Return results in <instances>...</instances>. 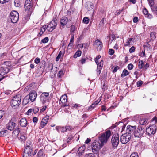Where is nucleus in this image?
<instances>
[{
  "mask_svg": "<svg viewBox=\"0 0 157 157\" xmlns=\"http://www.w3.org/2000/svg\"><path fill=\"white\" fill-rule=\"evenodd\" d=\"M111 135V131L109 130H107L105 133H103L99 137V140L98 141H95L92 144L91 146L92 152L95 154H97L99 150L104 145L105 142L107 141Z\"/></svg>",
  "mask_w": 157,
  "mask_h": 157,
  "instance_id": "obj_1",
  "label": "nucleus"
},
{
  "mask_svg": "<svg viewBox=\"0 0 157 157\" xmlns=\"http://www.w3.org/2000/svg\"><path fill=\"white\" fill-rule=\"evenodd\" d=\"M21 97L20 95H16L12 100L11 102L12 107L14 109L17 108L21 103Z\"/></svg>",
  "mask_w": 157,
  "mask_h": 157,
  "instance_id": "obj_2",
  "label": "nucleus"
},
{
  "mask_svg": "<svg viewBox=\"0 0 157 157\" xmlns=\"http://www.w3.org/2000/svg\"><path fill=\"white\" fill-rule=\"evenodd\" d=\"M31 145V143L30 142L28 144H26V147L24 150L23 157H30V154L32 151Z\"/></svg>",
  "mask_w": 157,
  "mask_h": 157,
  "instance_id": "obj_3",
  "label": "nucleus"
},
{
  "mask_svg": "<svg viewBox=\"0 0 157 157\" xmlns=\"http://www.w3.org/2000/svg\"><path fill=\"white\" fill-rule=\"evenodd\" d=\"M10 18L12 22L13 23L17 22L19 19V14L17 12L13 11L10 12Z\"/></svg>",
  "mask_w": 157,
  "mask_h": 157,
  "instance_id": "obj_4",
  "label": "nucleus"
},
{
  "mask_svg": "<svg viewBox=\"0 0 157 157\" xmlns=\"http://www.w3.org/2000/svg\"><path fill=\"white\" fill-rule=\"evenodd\" d=\"M145 129L141 125H139L137 129L135 130L134 132V136L136 137H140L144 134Z\"/></svg>",
  "mask_w": 157,
  "mask_h": 157,
  "instance_id": "obj_5",
  "label": "nucleus"
},
{
  "mask_svg": "<svg viewBox=\"0 0 157 157\" xmlns=\"http://www.w3.org/2000/svg\"><path fill=\"white\" fill-rule=\"evenodd\" d=\"M111 143L113 147H116L119 143V135L118 134L113 135L112 138Z\"/></svg>",
  "mask_w": 157,
  "mask_h": 157,
  "instance_id": "obj_6",
  "label": "nucleus"
},
{
  "mask_svg": "<svg viewBox=\"0 0 157 157\" xmlns=\"http://www.w3.org/2000/svg\"><path fill=\"white\" fill-rule=\"evenodd\" d=\"M131 136L130 134L127 133L124 134L121 136L120 142L123 144H125L130 141Z\"/></svg>",
  "mask_w": 157,
  "mask_h": 157,
  "instance_id": "obj_7",
  "label": "nucleus"
},
{
  "mask_svg": "<svg viewBox=\"0 0 157 157\" xmlns=\"http://www.w3.org/2000/svg\"><path fill=\"white\" fill-rule=\"evenodd\" d=\"M57 19L54 18L50 23L48 25V30L50 32L52 31L54 29L57 25Z\"/></svg>",
  "mask_w": 157,
  "mask_h": 157,
  "instance_id": "obj_8",
  "label": "nucleus"
},
{
  "mask_svg": "<svg viewBox=\"0 0 157 157\" xmlns=\"http://www.w3.org/2000/svg\"><path fill=\"white\" fill-rule=\"evenodd\" d=\"M16 119L15 118H13L7 124V127L8 130L12 131L14 130L16 126Z\"/></svg>",
  "mask_w": 157,
  "mask_h": 157,
  "instance_id": "obj_9",
  "label": "nucleus"
},
{
  "mask_svg": "<svg viewBox=\"0 0 157 157\" xmlns=\"http://www.w3.org/2000/svg\"><path fill=\"white\" fill-rule=\"evenodd\" d=\"M137 127L135 125L134 126L128 125L126 128V133L128 134H130L131 136L132 135H134V132L136 129Z\"/></svg>",
  "mask_w": 157,
  "mask_h": 157,
  "instance_id": "obj_10",
  "label": "nucleus"
},
{
  "mask_svg": "<svg viewBox=\"0 0 157 157\" xmlns=\"http://www.w3.org/2000/svg\"><path fill=\"white\" fill-rule=\"evenodd\" d=\"M156 130V127L154 124L150 126L145 129L146 133L148 135L154 134L155 133Z\"/></svg>",
  "mask_w": 157,
  "mask_h": 157,
  "instance_id": "obj_11",
  "label": "nucleus"
},
{
  "mask_svg": "<svg viewBox=\"0 0 157 157\" xmlns=\"http://www.w3.org/2000/svg\"><path fill=\"white\" fill-rule=\"evenodd\" d=\"M49 93H43L40 96V101L43 104L45 103L46 101L49 102Z\"/></svg>",
  "mask_w": 157,
  "mask_h": 157,
  "instance_id": "obj_12",
  "label": "nucleus"
},
{
  "mask_svg": "<svg viewBox=\"0 0 157 157\" xmlns=\"http://www.w3.org/2000/svg\"><path fill=\"white\" fill-rule=\"evenodd\" d=\"M28 96V98L30 101L32 102H33L35 100L37 96V93L34 91L30 92Z\"/></svg>",
  "mask_w": 157,
  "mask_h": 157,
  "instance_id": "obj_13",
  "label": "nucleus"
},
{
  "mask_svg": "<svg viewBox=\"0 0 157 157\" xmlns=\"http://www.w3.org/2000/svg\"><path fill=\"white\" fill-rule=\"evenodd\" d=\"M24 8L26 10H30L32 8L31 1L30 0H26L25 2Z\"/></svg>",
  "mask_w": 157,
  "mask_h": 157,
  "instance_id": "obj_14",
  "label": "nucleus"
},
{
  "mask_svg": "<svg viewBox=\"0 0 157 157\" xmlns=\"http://www.w3.org/2000/svg\"><path fill=\"white\" fill-rule=\"evenodd\" d=\"M9 71V69L7 67H2L0 68V75H4Z\"/></svg>",
  "mask_w": 157,
  "mask_h": 157,
  "instance_id": "obj_15",
  "label": "nucleus"
},
{
  "mask_svg": "<svg viewBox=\"0 0 157 157\" xmlns=\"http://www.w3.org/2000/svg\"><path fill=\"white\" fill-rule=\"evenodd\" d=\"M19 124L22 127H26L27 124V121L26 119L25 118H21Z\"/></svg>",
  "mask_w": 157,
  "mask_h": 157,
  "instance_id": "obj_16",
  "label": "nucleus"
},
{
  "mask_svg": "<svg viewBox=\"0 0 157 157\" xmlns=\"http://www.w3.org/2000/svg\"><path fill=\"white\" fill-rule=\"evenodd\" d=\"M143 13L145 16L146 17L151 19L153 18V16L152 14L148 13V11L147 9L145 8L143 10Z\"/></svg>",
  "mask_w": 157,
  "mask_h": 157,
  "instance_id": "obj_17",
  "label": "nucleus"
},
{
  "mask_svg": "<svg viewBox=\"0 0 157 157\" xmlns=\"http://www.w3.org/2000/svg\"><path fill=\"white\" fill-rule=\"evenodd\" d=\"M85 147L84 146H82L79 147L78 151V153L79 156L81 155L84 153Z\"/></svg>",
  "mask_w": 157,
  "mask_h": 157,
  "instance_id": "obj_18",
  "label": "nucleus"
},
{
  "mask_svg": "<svg viewBox=\"0 0 157 157\" xmlns=\"http://www.w3.org/2000/svg\"><path fill=\"white\" fill-rule=\"evenodd\" d=\"M94 45L97 47H98L100 46V50L101 49V47L102 45V43L99 40H96L94 44Z\"/></svg>",
  "mask_w": 157,
  "mask_h": 157,
  "instance_id": "obj_19",
  "label": "nucleus"
},
{
  "mask_svg": "<svg viewBox=\"0 0 157 157\" xmlns=\"http://www.w3.org/2000/svg\"><path fill=\"white\" fill-rule=\"evenodd\" d=\"M13 130L14 131L12 133V136L14 137H17L19 134V128L17 127Z\"/></svg>",
  "mask_w": 157,
  "mask_h": 157,
  "instance_id": "obj_20",
  "label": "nucleus"
},
{
  "mask_svg": "<svg viewBox=\"0 0 157 157\" xmlns=\"http://www.w3.org/2000/svg\"><path fill=\"white\" fill-rule=\"evenodd\" d=\"M67 18L66 17H63L60 21L61 25L63 26L65 25L67 23Z\"/></svg>",
  "mask_w": 157,
  "mask_h": 157,
  "instance_id": "obj_21",
  "label": "nucleus"
},
{
  "mask_svg": "<svg viewBox=\"0 0 157 157\" xmlns=\"http://www.w3.org/2000/svg\"><path fill=\"white\" fill-rule=\"evenodd\" d=\"M67 96L65 95H62L60 98V101L63 104L65 103L67 101Z\"/></svg>",
  "mask_w": 157,
  "mask_h": 157,
  "instance_id": "obj_22",
  "label": "nucleus"
},
{
  "mask_svg": "<svg viewBox=\"0 0 157 157\" xmlns=\"http://www.w3.org/2000/svg\"><path fill=\"white\" fill-rule=\"evenodd\" d=\"M30 99L28 98V96H26L23 101V104L24 105H26L30 101Z\"/></svg>",
  "mask_w": 157,
  "mask_h": 157,
  "instance_id": "obj_23",
  "label": "nucleus"
},
{
  "mask_svg": "<svg viewBox=\"0 0 157 157\" xmlns=\"http://www.w3.org/2000/svg\"><path fill=\"white\" fill-rule=\"evenodd\" d=\"M152 11L157 15V6H155L150 5Z\"/></svg>",
  "mask_w": 157,
  "mask_h": 157,
  "instance_id": "obj_24",
  "label": "nucleus"
},
{
  "mask_svg": "<svg viewBox=\"0 0 157 157\" xmlns=\"http://www.w3.org/2000/svg\"><path fill=\"white\" fill-rule=\"evenodd\" d=\"M147 120L146 118H142L140 120V125L145 124L147 122Z\"/></svg>",
  "mask_w": 157,
  "mask_h": 157,
  "instance_id": "obj_25",
  "label": "nucleus"
},
{
  "mask_svg": "<svg viewBox=\"0 0 157 157\" xmlns=\"http://www.w3.org/2000/svg\"><path fill=\"white\" fill-rule=\"evenodd\" d=\"M129 74V73L127 70L126 69H124L123 70L122 73L121 75V77L123 78L124 77L128 75Z\"/></svg>",
  "mask_w": 157,
  "mask_h": 157,
  "instance_id": "obj_26",
  "label": "nucleus"
},
{
  "mask_svg": "<svg viewBox=\"0 0 157 157\" xmlns=\"http://www.w3.org/2000/svg\"><path fill=\"white\" fill-rule=\"evenodd\" d=\"M82 53V52L80 50L77 51L76 52L74 55L73 57L75 58H76L78 57H79L81 56Z\"/></svg>",
  "mask_w": 157,
  "mask_h": 157,
  "instance_id": "obj_27",
  "label": "nucleus"
},
{
  "mask_svg": "<svg viewBox=\"0 0 157 157\" xmlns=\"http://www.w3.org/2000/svg\"><path fill=\"white\" fill-rule=\"evenodd\" d=\"M103 60H101V62L99 63H98V64H97V70L99 71L100 70H101L102 69V68L103 67Z\"/></svg>",
  "mask_w": 157,
  "mask_h": 157,
  "instance_id": "obj_28",
  "label": "nucleus"
},
{
  "mask_svg": "<svg viewBox=\"0 0 157 157\" xmlns=\"http://www.w3.org/2000/svg\"><path fill=\"white\" fill-rule=\"evenodd\" d=\"M74 42V36H73L70 39V43L68 45V48H71L72 46L73 43Z\"/></svg>",
  "mask_w": 157,
  "mask_h": 157,
  "instance_id": "obj_29",
  "label": "nucleus"
},
{
  "mask_svg": "<svg viewBox=\"0 0 157 157\" xmlns=\"http://www.w3.org/2000/svg\"><path fill=\"white\" fill-rule=\"evenodd\" d=\"M156 33L155 32H152L150 34V37L152 40H154L156 38Z\"/></svg>",
  "mask_w": 157,
  "mask_h": 157,
  "instance_id": "obj_30",
  "label": "nucleus"
},
{
  "mask_svg": "<svg viewBox=\"0 0 157 157\" xmlns=\"http://www.w3.org/2000/svg\"><path fill=\"white\" fill-rule=\"evenodd\" d=\"M37 155L38 157H41L43 156L44 152L43 149H40L37 153Z\"/></svg>",
  "mask_w": 157,
  "mask_h": 157,
  "instance_id": "obj_31",
  "label": "nucleus"
},
{
  "mask_svg": "<svg viewBox=\"0 0 157 157\" xmlns=\"http://www.w3.org/2000/svg\"><path fill=\"white\" fill-rule=\"evenodd\" d=\"M64 71L63 70H61L57 74L58 76L59 77H61V76L64 75Z\"/></svg>",
  "mask_w": 157,
  "mask_h": 157,
  "instance_id": "obj_32",
  "label": "nucleus"
},
{
  "mask_svg": "<svg viewBox=\"0 0 157 157\" xmlns=\"http://www.w3.org/2000/svg\"><path fill=\"white\" fill-rule=\"evenodd\" d=\"M47 123L45 122H44L41 121V123L40 125L39 128L41 129L43 128H44L46 124Z\"/></svg>",
  "mask_w": 157,
  "mask_h": 157,
  "instance_id": "obj_33",
  "label": "nucleus"
},
{
  "mask_svg": "<svg viewBox=\"0 0 157 157\" xmlns=\"http://www.w3.org/2000/svg\"><path fill=\"white\" fill-rule=\"evenodd\" d=\"M7 132V130H3L0 132V136H3L5 135V133Z\"/></svg>",
  "mask_w": 157,
  "mask_h": 157,
  "instance_id": "obj_34",
  "label": "nucleus"
},
{
  "mask_svg": "<svg viewBox=\"0 0 157 157\" xmlns=\"http://www.w3.org/2000/svg\"><path fill=\"white\" fill-rule=\"evenodd\" d=\"M82 21L83 23L86 24L88 23L89 22V19L87 17H84Z\"/></svg>",
  "mask_w": 157,
  "mask_h": 157,
  "instance_id": "obj_35",
  "label": "nucleus"
},
{
  "mask_svg": "<svg viewBox=\"0 0 157 157\" xmlns=\"http://www.w3.org/2000/svg\"><path fill=\"white\" fill-rule=\"evenodd\" d=\"M49 119V116H46L44 117V118L42 119V121H43L47 123Z\"/></svg>",
  "mask_w": 157,
  "mask_h": 157,
  "instance_id": "obj_36",
  "label": "nucleus"
},
{
  "mask_svg": "<svg viewBox=\"0 0 157 157\" xmlns=\"http://www.w3.org/2000/svg\"><path fill=\"white\" fill-rule=\"evenodd\" d=\"M62 52L61 51H60L58 55L57 56L56 60V61H58L59 60V59L61 57V56L62 55Z\"/></svg>",
  "mask_w": 157,
  "mask_h": 157,
  "instance_id": "obj_37",
  "label": "nucleus"
},
{
  "mask_svg": "<svg viewBox=\"0 0 157 157\" xmlns=\"http://www.w3.org/2000/svg\"><path fill=\"white\" fill-rule=\"evenodd\" d=\"M47 29L48 30V25H45L41 28L40 30H41V31H43L44 32Z\"/></svg>",
  "mask_w": 157,
  "mask_h": 157,
  "instance_id": "obj_38",
  "label": "nucleus"
},
{
  "mask_svg": "<svg viewBox=\"0 0 157 157\" xmlns=\"http://www.w3.org/2000/svg\"><path fill=\"white\" fill-rule=\"evenodd\" d=\"M96 105H97L94 102L93 103L92 105L89 107L88 109L89 110H91L94 109Z\"/></svg>",
  "mask_w": 157,
  "mask_h": 157,
  "instance_id": "obj_39",
  "label": "nucleus"
},
{
  "mask_svg": "<svg viewBox=\"0 0 157 157\" xmlns=\"http://www.w3.org/2000/svg\"><path fill=\"white\" fill-rule=\"evenodd\" d=\"M14 5L17 7H19L20 5L18 0H15L14 1Z\"/></svg>",
  "mask_w": 157,
  "mask_h": 157,
  "instance_id": "obj_40",
  "label": "nucleus"
},
{
  "mask_svg": "<svg viewBox=\"0 0 157 157\" xmlns=\"http://www.w3.org/2000/svg\"><path fill=\"white\" fill-rule=\"evenodd\" d=\"M133 40V38H130L126 42L127 44H125V46H128L130 45V44L131 43V42Z\"/></svg>",
  "mask_w": 157,
  "mask_h": 157,
  "instance_id": "obj_41",
  "label": "nucleus"
},
{
  "mask_svg": "<svg viewBox=\"0 0 157 157\" xmlns=\"http://www.w3.org/2000/svg\"><path fill=\"white\" fill-rule=\"evenodd\" d=\"M130 157H139L137 153L136 152H133L130 155Z\"/></svg>",
  "mask_w": 157,
  "mask_h": 157,
  "instance_id": "obj_42",
  "label": "nucleus"
},
{
  "mask_svg": "<svg viewBox=\"0 0 157 157\" xmlns=\"http://www.w3.org/2000/svg\"><path fill=\"white\" fill-rule=\"evenodd\" d=\"M48 37H46L42 40L41 42L44 43H45L48 41Z\"/></svg>",
  "mask_w": 157,
  "mask_h": 157,
  "instance_id": "obj_43",
  "label": "nucleus"
},
{
  "mask_svg": "<svg viewBox=\"0 0 157 157\" xmlns=\"http://www.w3.org/2000/svg\"><path fill=\"white\" fill-rule=\"evenodd\" d=\"M5 113L4 111L0 110V119L2 117Z\"/></svg>",
  "mask_w": 157,
  "mask_h": 157,
  "instance_id": "obj_44",
  "label": "nucleus"
},
{
  "mask_svg": "<svg viewBox=\"0 0 157 157\" xmlns=\"http://www.w3.org/2000/svg\"><path fill=\"white\" fill-rule=\"evenodd\" d=\"M114 53V51L112 49H110L109 51V55H112Z\"/></svg>",
  "mask_w": 157,
  "mask_h": 157,
  "instance_id": "obj_45",
  "label": "nucleus"
},
{
  "mask_svg": "<svg viewBox=\"0 0 157 157\" xmlns=\"http://www.w3.org/2000/svg\"><path fill=\"white\" fill-rule=\"evenodd\" d=\"M141 63H140V62H139V68H142L144 66L143 62L142 60H141Z\"/></svg>",
  "mask_w": 157,
  "mask_h": 157,
  "instance_id": "obj_46",
  "label": "nucleus"
},
{
  "mask_svg": "<svg viewBox=\"0 0 157 157\" xmlns=\"http://www.w3.org/2000/svg\"><path fill=\"white\" fill-rule=\"evenodd\" d=\"M135 48L134 46H132L129 49V51L130 53H132L134 52L135 50Z\"/></svg>",
  "mask_w": 157,
  "mask_h": 157,
  "instance_id": "obj_47",
  "label": "nucleus"
},
{
  "mask_svg": "<svg viewBox=\"0 0 157 157\" xmlns=\"http://www.w3.org/2000/svg\"><path fill=\"white\" fill-rule=\"evenodd\" d=\"M128 68L129 70H131L133 68V65L131 63L129 64L128 66Z\"/></svg>",
  "mask_w": 157,
  "mask_h": 157,
  "instance_id": "obj_48",
  "label": "nucleus"
},
{
  "mask_svg": "<svg viewBox=\"0 0 157 157\" xmlns=\"http://www.w3.org/2000/svg\"><path fill=\"white\" fill-rule=\"evenodd\" d=\"M66 131H67L65 127H60V132H64Z\"/></svg>",
  "mask_w": 157,
  "mask_h": 157,
  "instance_id": "obj_49",
  "label": "nucleus"
},
{
  "mask_svg": "<svg viewBox=\"0 0 157 157\" xmlns=\"http://www.w3.org/2000/svg\"><path fill=\"white\" fill-rule=\"evenodd\" d=\"M66 131H69L72 129L71 127L70 126H65Z\"/></svg>",
  "mask_w": 157,
  "mask_h": 157,
  "instance_id": "obj_50",
  "label": "nucleus"
},
{
  "mask_svg": "<svg viewBox=\"0 0 157 157\" xmlns=\"http://www.w3.org/2000/svg\"><path fill=\"white\" fill-rule=\"evenodd\" d=\"M139 55L140 56L142 57L145 56V53L144 51H142L141 52H140Z\"/></svg>",
  "mask_w": 157,
  "mask_h": 157,
  "instance_id": "obj_51",
  "label": "nucleus"
},
{
  "mask_svg": "<svg viewBox=\"0 0 157 157\" xmlns=\"http://www.w3.org/2000/svg\"><path fill=\"white\" fill-rule=\"evenodd\" d=\"M104 18H103L101 20L99 24V26L100 27L101 26H102L104 24Z\"/></svg>",
  "mask_w": 157,
  "mask_h": 157,
  "instance_id": "obj_52",
  "label": "nucleus"
},
{
  "mask_svg": "<svg viewBox=\"0 0 157 157\" xmlns=\"http://www.w3.org/2000/svg\"><path fill=\"white\" fill-rule=\"evenodd\" d=\"M40 61V59L38 58H36L35 59V63L36 64L39 63Z\"/></svg>",
  "mask_w": 157,
  "mask_h": 157,
  "instance_id": "obj_53",
  "label": "nucleus"
},
{
  "mask_svg": "<svg viewBox=\"0 0 157 157\" xmlns=\"http://www.w3.org/2000/svg\"><path fill=\"white\" fill-rule=\"evenodd\" d=\"M119 67L117 66H116V67L114 68L113 70V73H114L116 72L117 70L119 69Z\"/></svg>",
  "mask_w": 157,
  "mask_h": 157,
  "instance_id": "obj_54",
  "label": "nucleus"
},
{
  "mask_svg": "<svg viewBox=\"0 0 157 157\" xmlns=\"http://www.w3.org/2000/svg\"><path fill=\"white\" fill-rule=\"evenodd\" d=\"M39 111V109L38 108L35 107L33 109V112L34 114H36Z\"/></svg>",
  "mask_w": 157,
  "mask_h": 157,
  "instance_id": "obj_55",
  "label": "nucleus"
},
{
  "mask_svg": "<svg viewBox=\"0 0 157 157\" xmlns=\"http://www.w3.org/2000/svg\"><path fill=\"white\" fill-rule=\"evenodd\" d=\"M75 30V27L74 25H72L71 27V33L73 32Z\"/></svg>",
  "mask_w": 157,
  "mask_h": 157,
  "instance_id": "obj_56",
  "label": "nucleus"
},
{
  "mask_svg": "<svg viewBox=\"0 0 157 157\" xmlns=\"http://www.w3.org/2000/svg\"><path fill=\"white\" fill-rule=\"evenodd\" d=\"M143 82L141 81H139L137 84V87H139L141 86L143 84Z\"/></svg>",
  "mask_w": 157,
  "mask_h": 157,
  "instance_id": "obj_57",
  "label": "nucleus"
},
{
  "mask_svg": "<svg viewBox=\"0 0 157 157\" xmlns=\"http://www.w3.org/2000/svg\"><path fill=\"white\" fill-rule=\"evenodd\" d=\"M10 0H0V3L3 4L8 2Z\"/></svg>",
  "mask_w": 157,
  "mask_h": 157,
  "instance_id": "obj_58",
  "label": "nucleus"
},
{
  "mask_svg": "<svg viewBox=\"0 0 157 157\" xmlns=\"http://www.w3.org/2000/svg\"><path fill=\"white\" fill-rule=\"evenodd\" d=\"M72 138L71 136V137H68L67 140V142L69 143L71 142V140H72Z\"/></svg>",
  "mask_w": 157,
  "mask_h": 157,
  "instance_id": "obj_59",
  "label": "nucleus"
},
{
  "mask_svg": "<svg viewBox=\"0 0 157 157\" xmlns=\"http://www.w3.org/2000/svg\"><path fill=\"white\" fill-rule=\"evenodd\" d=\"M149 2L150 5H153L154 4V0H147Z\"/></svg>",
  "mask_w": 157,
  "mask_h": 157,
  "instance_id": "obj_60",
  "label": "nucleus"
},
{
  "mask_svg": "<svg viewBox=\"0 0 157 157\" xmlns=\"http://www.w3.org/2000/svg\"><path fill=\"white\" fill-rule=\"evenodd\" d=\"M60 127L58 126L56 127V130H57L59 133H60Z\"/></svg>",
  "mask_w": 157,
  "mask_h": 157,
  "instance_id": "obj_61",
  "label": "nucleus"
},
{
  "mask_svg": "<svg viewBox=\"0 0 157 157\" xmlns=\"http://www.w3.org/2000/svg\"><path fill=\"white\" fill-rule=\"evenodd\" d=\"M138 21V19L137 17H135L133 18V21L134 23H136Z\"/></svg>",
  "mask_w": 157,
  "mask_h": 157,
  "instance_id": "obj_62",
  "label": "nucleus"
},
{
  "mask_svg": "<svg viewBox=\"0 0 157 157\" xmlns=\"http://www.w3.org/2000/svg\"><path fill=\"white\" fill-rule=\"evenodd\" d=\"M152 121L155 122V123H156L157 122V117L155 116L152 119Z\"/></svg>",
  "mask_w": 157,
  "mask_h": 157,
  "instance_id": "obj_63",
  "label": "nucleus"
},
{
  "mask_svg": "<svg viewBox=\"0 0 157 157\" xmlns=\"http://www.w3.org/2000/svg\"><path fill=\"white\" fill-rule=\"evenodd\" d=\"M38 119L36 117H35L33 118V121L34 123H36L37 122Z\"/></svg>",
  "mask_w": 157,
  "mask_h": 157,
  "instance_id": "obj_64",
  "label": "nucleus"
}]
</instances>
